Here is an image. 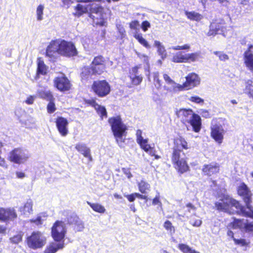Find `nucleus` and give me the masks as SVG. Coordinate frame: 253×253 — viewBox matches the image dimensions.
<instances>
[{"label":"nucleus","mask_w":253,"mask_h":253,"mask_svg":"<svg viewBox=\"0 0 253 253\" xmlns=\"http://www.w3.org/2000/svg\"><path fill=\"white\" fill-rule=\"evenodd\" d=\"M237 193L245 203L243 205L240 201L229 196H225L214 205L219 211L229 214H238L244 217L253 218V193L250 188L244 182L240 183L237 187Z\"/></svg>","instance_id":"nucleus-1"},{"label":"nucleus","mask_w":253,"mask_h":253,"mask_svg":"<svg viewBox=\"0 0 253 253\" xmlns=\"http://www.w3.org/2000/svg\"><path fill=\"white\" fill-rule=\"evenodd\" d=\"M173 147L170 155L173 167L179 174H183L190 170L185 153L183 150L189 148L188 143L182 136L173 139Z\"/></svg>","instance_id":"nucleus-2"},{"label":"nucleus","mask_w":253,"mask_h":253,"mask_svg":"<svg viewBox=\"0 0 253 253\" xmlns=\"http://www.w3.org/2000/svg\"><path fill=\"white\" fill-rule=\"evenodd\" d=\"M57 54L66 57H72L77 56L78 52L72 42L58 39L50 42L46 49L45 56L55 58Z\"/></svg>","instance_id":"nucleus-3"},{"label":"nucleus","mask_w":253,"mask_h":253,"mask_svg":"<svg viewBox=\"0 0 253 253\" xmlns=\"http://www.w3.org/2000/svg\"><path fill=\"white\" fill-rule=\"evenodd\" d=\"M107 60L102 55L95 56L89 66L82 68L80 76L82 81H87L93 75L99 76L106 72Z\"/></svg>","instance_id":"nucleus-4"},{"label":"nucleus","mask_w":253,"mask_h":253,"mask_svg":"<svg viewBox=\"0 0 253 253\" xmlns=\"http://www.w3.org/2000/svg\"><path fill=\"white\" fill-rule=\"evenodd\" d=\"M108 122L111 126L114 137L117 143L121 146L124 143L127 134V127L124 123L121 116L117 115L110 117Z\"/></svg>","instance_id":"nucleus-5"},{"label":"nucleus","mask_w":253,"mask_h":253,"mask_svg":"<svg viewBox=\"0 0 253 253\" xmlns=\"http://www.w3.org/2000/svg\"><path fill=\"white\" fill-rule=\"evenodd\" d=\"M227 125V121L222 118H216L211 121V136L217 143L220 144L224 139L226 132L224 127Z\"/></svg>","instance_id":"nucleus-6"},{"label":"nucleus","mask_w":253,"mask_h":253,"mask_svg":"<svg viewBox=\"0 0 253 253\" xmlns=\"http://www.w3.org/2000/svg\"><path fill=\"white\" fill-rule=\"evenodd\" d=\"M91 89L97 97L103 98L110 93L111 86L106 80H98L93 82Z\"/></svg>","instance_id":"nucleus-7"},{"label":"nucleus","mask_w":253,"mask_h":253,"mask_svg":"<svg viewBox=\"0 0 253 253\" xmlns=\"http://www.w3.org/2000/svg\"><path fill=\"white\" fill-rule=\"evenodd\" d=\"M25 242L30 249L37 250L44 246L46 239L41 232L34 231L26 237Z\"/></svg>","instance_id":"nucleus-8"},{"label":"nucleus","mask_w":253,"mask_h":253,"mask_svg":"<svg viewBox=\"0 0 253 253\" xmlns=\"http://www.w3.org/2000/svg\"><path fill=\"white\" fill-rule=\"evenodd\" d=\"M67 233V227L65 222L56 220L51 228V235L55 242L64 243Z\"/></svg>","instance_id":"nucleus-9"},{"label":"nucleus","mask_w":253,"mask_h":253,"mask_svg":"<svg viewBox=\"0 0 253 253\" xmlns=\"http://www.w3.org/2000/svg\"><path fill=\"white\" fill-rule=\"evenodd\" d=\"M202 58L200 52L184 53L179 51L173 54L171 61L174 63H190L198 61Z\"/></svg>","instance_id":"nucleus-10"},{"label":"nucleus","mask_w":253,"mask_h":253,"mask_svg":"<svg viewBox=\"0 0 253 253\" xmlns=\"http://www.w3.org/2000/svg\"><path fill=\"white\" fill-rule=\"evenodd\" d=\"M186 81L182 84H177L176 87L179 91L189 90L200 84L201 79L195 73H190L185 77Z\"/></svg>","instance_id":"nucleus-11"},{"label":"nucleus","mask_w":253,"mask_h":253,"mask_svg":"<svg viewBox=\"0 0 253 253\" xmlns=\"http://www.w3.org/2000/svg\"><path fill=\"white\" fill-rule=\"evenodd\" d=\"M53 83L54 87L61 92H68L72 89V84L64 73H62L61 76L55 77Z\"/></svg>","instance_id":"nucleus-12"},{"label":"nucleus","mask_w":253,"mask_h":253,"mask_svg":"<svg viewBox=\"0 0 253 253\" xmlns=\"http://www.w3.org/2000/svg\"><path fill=\"white\" fill-rule=\"evenodd\" d=\"M105 14V8L100 5L91 7L88 16L91 18L97 25L103 26L106 23L104 15Z\"/></svg>","instance_id":"nucleus-13"},{"label":"nucleus","mask_w":253,"mask_h":253,"mask_svg":"<svg viewBox=\"0 0 253 253\" xmlns=\"http://www.w3.org/2000/svg\"><path fill=\"white\" fill-rule=\"evenodd\" d=\"M55 123L60 135L62 137L66 136L69 133L68 120L62 116H58L55 119Z\"/></svg>","instance_id":"nucleus-14"},{"label":"nucleus","mask_w":253,"mask_h":253,"mask_svg":"<svg viewBox=\"0 0 253 253\" xmlns=\"http://www.w3.org/2000/svg\"><path fill=\"white\" fill-rule=\"evenodd\" d=\"M219 171L220 165L216 162L205 164L202 169L203 175L208 177L219 173Z\"/></svg>","instance_id":"nucleus-15"},{"label":"nucleus","mask_w":253,"mask_h":253,"mask_svg":"<svg viewBox=\"0 0 253 253\" xmlns=\"http://www.w3.org/2000/svg\"><path fill=\"white\" fill-rule=\"evenodd\" d=\"M23 150L21 148H16L10 151L8 160L15 164H20L27 159V157H23Z\"/></svg>","instance_id":"nucleus-16"},{"label":"nucleus","mask_w":253,"mask_h":253,"mask_svg":"<svg viewBox=\"0 0 253 253\" xmlns=\"http://www.w3.org/2000/svg\"><path fill=\"white\" fill-rule=\"evenodd\" d=\"M85 102L86 104L91 106L95 110L97 114L99 116L101 120L107 118L108 114L106 108L103 106L99 105L96 102L95 98L86 100Z\"/></svg>","instance_id":"nucleus-17"},{"label":"nucleus","mask_w":253,"mask_h":253,"mask_svg":"<svg viewBox=\"0 0 253 253\" xmlns=\"http://www.w3.org/2000/svg\"><path fill=\"white\" fill-rule=\"evenodd\" d=\"M140 66H135L131 68L129 71L128 77L130 80L131 84L133 85H139L143 80V76L138 75V70Z\"/></svg>","instance_id":"nucleus-18"},{"label":"nucleus","mask_w":253,"mask_h":253,"mask_svg":"<svg viewBox=\"0 0 253 253\" xmlns=\"http://www.w3.org/2000/svg\"><path fill=\"white\" fill-rule=\"evenodd\" d=\"M17 218L15 210L10 208H0V221L6 222Z\"/></svg>","instance_id":"nucleus-19"},{"label":"nucleus","mask_w":253,"mask_h":253,"mask_svg":"<svg viewBox=\"0 0 253 253\" xmlns=\"http://www.w3.org/2000/svg\"><path fill=\"white\" fill-rule=\"evenodd\" d=\"M252 48H253V44H249L247 49L244 53L243 56L244 62L246 67L253 72V53L251 52Z\"/></svg>","instance_id":"nucleus-20"},{"label":"nucleus","mask_w":253,"mask_h":253,"mask_svg":"<svg viewBox=\"0 0 253 253\" xmlns=\"http://www.w3.org/2000/svg\"><path fill=\"white\" fill-rule=\"evenodd\" d=\"M193 111L191 109H180L176 112V115L183 124H186L193 115Z\"/></svg>","instance_id":"nucleus-21"},{"label":"nucleus","mask_w":253,"mask_h":253,"mask_svg":"<svg viewBox=\"0 0 253 253\" xmlns=\"http://www.w3.org/2000/svg\"><path fill=\"white\" fill-rule=\"evenodd\" d=\"M75 149L83 156L88 159L89 162L92 161V157L89 148L87 147L86 144L82 143H78L75 145Z\"/></svg>","instance_id":"nucleus-22"},{"label":"nucleus","mask_w":253,"mask_h":253,"mask_svg":"<svg viewBox=\"0 0 253 253\" xmlns=\"http://www.w3.org/2000/svg\"><path fill=\"white\" fill-rule=\"evenodd\" d=\"M187 123L191 125L194 132H199L200 131L202 126L201 119L198 114L194 113Z\"/></svg>","instance_id":"nucleus-23"},{"label":"nucleus","mask_w":253,"mask_h":253,"mask_svg":"<svg viewBox=\"0 0 253 253\" xmlns=\"http://www.w3.org/2000/svg\"><path fill=\"white\" fill-rule=\"evenodd\" d=\"M70 220L69 223L70 225H73L75 232H81L83 230L84 228V223L78 216H71Z\"/></svg>","instance_id":"nucleus-24"},{"label":"nucleus","mask_w":253,"mask_h":253,"mask_svg":"<svg viewBox=\"0 0 253 253\" xmlns=\"http://www.w3.org/2000/svg\"><path fill=\"white\" fill-rule=\"evenodd\" d=\"M47 70L48 67L45 65L43 61L40 60L38 62L36 74L34 77V79L37 81L39 79L40 75H46L47 73Z\"/></svg>","instance_id":"nucleus-25"},{"label":"nucleus","mask_w":253,"mask_h":253,"mask_svg":"<svg viewBox=\"0 0 253 253\" xmlns=\"http://www.w3.org/2000/svg\"><path fill=\"white\" fill-rule=\"evenodd\" d=\"M64 247V243L58 242L57 244H55L52 242L46 247L43 253H55L58 250H61Z\"/></svg>","instance_id":"nucleus-26"},{"label":"nucleus","mask_w":253,"mask_h":253,"mask_svg":"<svg viewBox=\"0 0 253 253\" xmlns=\"http://www.w3.org/2000/svg\"><path fill=\"white\" fill-rule=\"evenodd\" d=\"M245 223L244 219L234 217L233 218V221L229 223L228 226L233 229H238L243 231Z\"/></svg>","instance_id":"nucleus-27"},{"label":"nucleus","mask_w":253,"mask_h":253,"mask_svg":"<svg viewBox=\"0 0 253 253\" xmlns=\"http://www.w3.org/2000/svg\"><path fill=\"white\" fill-rule=\"evenodd\" d=\"M75 12L73 15L75 16L80 17L83 14L88 12V7L87 5H84L80 3H78L74 8Z\"/></svg>","instance_id":"nucleus-28"},{"label":"nucleus","mask_w":253,"mask_h":253,"mask_svg":"<svg viewBox=\"0 0 253 253\" xmlns=\"http://www.w3.org/2000/svg\"><path fill=\"white\" fill-rule=\"evenodd\" d=\"M38 95L40 98L48 101L55 100L53 93L50 90H40L38 92Z\"/></svg>","instance_id":"nucleus-29"},{"label":"nucleus","mask_w":253,"mask_h":253,"mask_svg":"<svg viewBox=\"0 0 253 253\" xmlns=\"http://www.w3.org/2000/svg\"><path fill=\"white\" fill-rule=\"evenodd\" d=\"M185 14L187 18L191 21H200L203 18L202 14L195 11H185Z\"/></svg>","instance_id":"nucleus-30"},{"label":"nucleus","mask_w":253,"mask_h":253,"mask_svg":"<svg viewBox=\"0 0 253 253\" xmlns=\"http://www.w3.org/2000/svg\"><path fill=\"white\" fill-rule=\"evenodd\" d=\"M125 196L129 202H134L136 198L145 201L148 200V197L147 196L141 194L139 193H133L130 194L126 195Z\"/></svg>","instance_id":"nucleus-31"},{"label":"nucleus","mask_w":253,"mask_h":253,"mask_svg":"<svg viewBox=\"0 0 253 253\" xmlns=\"http://www.w3.org/2000/svg\"><path fill=\"white\" fill-rule=\"evenodd\" d=\"M220 29L221 27L218 23L213 22L211 24L210 26V29L208 32L207 35L208 36H214L217 34Z\"/></svg>","instance_id":"nucleus-32"},{"label":"nucleus","mask_w":253,"mask_h":253,"mask_svg":"<svg viewBox=\"0 0 253 253\" xmlns=\"http://www.w3.org/2000/svg\"><path fill=\"white\" fill-rule=\"evenodd\" d=\"M139 191L142 193L145 194L150 189V184L145 180H141L137 183Z\"/></svg>","instance_id":"nucleus-33"},{"label":"nucleus","mask_w":253,"mask_h":253,"mask_svg":"<svg viewBox=\"0 0 253 253\" xmlns=\"http://www.w3.org/2000/svg\"><path fill=\"white\" fill-rule=\"evenodd\" d=\"M87 204L94 211L96 212L104 213L106 211L105 207L99 204L92 203L88 201L87 202Z\"/></svg>","instance_id":"nucleus-34"},{"label":"nucleus","mask_w":253,"mask_h":253,"mask_svg":"<svg viewBox=\"0 0 253 253\" xmlns=\"http://www.w3.org/2000/svg\"><path fill=\"white\" fill-rule=\"evenodd\" d=\"M20 211L23 212L24 214L30 213L33 211V202L31 200L27 201L24 205L21 207Z\"/></svg>","instance_id":"nucleus-35"},{"label":"nucleus","mask_w":253,"mask_h":253,"mask_svg":"<svg viewBox=\"0 0 253 253\" xmlns=\"http://www.w3.org/2000/svg\"><path fill=\"white\" fill-rule=\"evenodd\" d=\"M153 83L157 89H159L161 88L162 85V80L160 79V77L159 72H154L152 74Z\"/></svg>","instance_id":"nucleus-36"},{"label":"nucleus","mask_w":253,"mask_h":253,"mask_svg":"<svg viewBox=\"0 0 253 253\" xmlns=\"http://www.w3.org/2000/svg\"><path fill=\"white\" fill-rule=\"evenodd\" d=\"M178 248L183 253H200V252L193 250L187 245L184 244H179L178 245Z\"/></svg>","instance_id":"nucleus-37"},{"label":"nucleus","mask_w":253,"mask_h":253,"mask_svg":"<svg viewBox=\"0 0 253 253\" xmlns=\"http://www.w3.org/2000/svg\"><path fill=\"white\" fill-rule=\"evenodd\" d=\"M134 38L137 40L140 44L142 45L146 48H149L150 47L147 41L143 37L141 34H135L134 35Z\"/></svg>","instance_id":"nucleus-38"},{"label":"nucleus","mask_w":253,"mask_h":253,"mask_svg":"<svg viewBox=\"0 0 253 253\" xmlns=\"http://www.w3.org/2000/svg\"><path fill=\"white\" fill-rule=\"evenodd\" d=\"M23 233L22 231L18 232L16 234L10 238V241L12 243L17 244L22 242Z\"/></svg>","instance_id":"nucleus-39"},{"label":"nucleus","mask_w":253,"mask_h":253,"mask_svg":"<svg viewBox=\"0 0 253 253\" xmlns=\"http://www.w3.org/2000/svg\"><path fill=\"white\" fill-rule=\"evenodd\" d=\"M164 227L165 229L169 232L171 234H173L175 232V227L172 225V223L169 220H166L164 223Z\"/></svg>","instance_id":"nucleus-40"},{"label":"nucleus","mask_w":253,"mask_h":253,"mask_svg":"<svg viewBox=\"0 0 253 253\" xmlns=\"http://www.w3.org/2000/svg\"><path fill=\"white\" fill-rule=\"evenodd\" d=\"M56 110L55 103V100H52L49 101L46 105L47 112L49 114L53 113Z\"/></svg>","instance_id":"nucleus-41"},{"label":"nucleus","mask_w":253,"mask_h":253,"mask_svg":"<svg viewBox=\"0 0 253 253\" xmlns=\"http://www.w3.org/2000/svg\"><path fill=\"white\" fill-rule=\"evenodd\" d=\"M137 143L140 145V148L144 151H147L150 148V145L148 144V140L142 139L137 141Z\"/></svg>","instance_id":"nucleus-42"},{"label":"nucleus","mask_w":253,"mask_h":253,"mask_svg":"<svg viewBox=\"0 0 253 253\" xmlns=\"http://www.w3.org/2000/svg\"><path fill=\"white\" fill-rule=\"evenodd\" d=\"M44 6L42 4H40L37 8L36 14L37 18L39 21H41L43 19Z\"/></svg>","instance_id":"nucleus-43"},{"label":"nucleus","mask_w":253,"mask_h":253,"mask_svg":"<svg viewBox=\"0 0 253 253\" xmlns=\"http://www.w3.org/2000/svg\"><path fill=\"white\" fill-rule=\"evenodd\" d=\"M214 54L218 57L221 61H226L229 59V56L223 51H216L213 52Z\"/></svg>","instance_id":"nucleus-44"},{"label":"nucleus","mask_w":253,"mask_h":253,"mask_svg":"<svg viewBox=\"0 0 253 253\" xmlns=\"http://www.w3.org/2000/svg\"><path fill=\"white\" fill-rule=\"evenodd\" d=\"M29 222L37 226H40L42 224V220L41 216H38L36 218L30 219Z\"/></svg>","instance_id":"nucleus-45"},{"label":"nucleus","mask_w":253,"mask_h":253,"mask_svg":"<svg viewBox=\"0 0 253 253\" xmlns=\"http://www.w3.org/2000/svg\"><path fill=\"white\" fill-rule=\"evenodd\" d=\"M234 242L236 245H238L242 247L247 246L249 244V242H247L246 240L244 239H234Z\"/></svg>","instance_id":"nucleus-46"},{"label":"nucleus","mask_w":253,"mask_h":253,"mask_svg":"<svg viewBox=\"0 0 253 253\" xmlns=\"http://www.w3.org/2000/svg\"><path fill=\"white\" fill-rule=\"evenodd\" d=\"M243 231L246 232H253V221L245 223Z\"/></svg>","instance_id":"nucleus-47"},{"label":"nucleus","mask_w":253,"mask_h":253,"mask_svg":"<svg viewBox=\"0 0 253 253\" xmlns=\"http://www.w3.org/2000/svg\"><path fill=\"white\" fill-rule=\"evenodd\" d=\"M140 24L137 20H134L129 23V27L131 29L137 30L139 29Z\"/></svg>","instance_id":"nucleus-48"},{"label":"nucleus","mask_w":253,"mask_h":253,"mask_svg":"<svg viewBox=\"0 0 253 253\" xmlns=\"http://www.w3.org/2000/svg\"><path fill=\"white\" fill-rule=\"evenodd\" d=\"M189 100L192 102H194L198 104H201L203 103L204 102V100L203 99L200 98V97L198 96H191L189 98Z\"/></svg>","instance_id":"nucleus-49"},{"label":"nucleus","mask_w":253,"mask_h":253,"mask_svg":"<svg viewBox=\"0 0 253 253\" xmlns=\"http://www.w3.org/2000/svg\"><path fill=\"white\" fill-rule=\"evenodd\" d=\"M163 78L166 82L169 84H174V82L170 78V77L167 74L163 75Z\"/></svg>","instance_id":"nucleus-50"},{"label":"nucleus","mask_w":253,"mask_h":253,"mask_svg":"<svg viewBox=\"0 0 253 253\" xmlns=\"http://www.w3.org/2000/svg\"><path fill=\"white\" fill-rule=\"evenodd\" d=\"M150 27V24L148 21L146 20L142 22L141 24V28L144 32H146Z\"/></svg>","instance_id":"nucleus-51"},{"label":"nucleus","mask_w":253,"mask_h":253,"mask_svg":"<svg viewBox=\"0 0 253 253\" xmlns=\"http://www.w3.org/2000/svg\"><path fill=\"white\" fill-rule=\"evenodd\" d=\"M173 49L175 50H183V49H189L190 48V45L187 44H185L183 45L180 46V45H177L174 47H173Z\"/></svg>","instance_id":"nucleus-52"},{"label":"nucleus","mask_w":253,"mask_h":253,"mask_svg":"<svg viewBox=\"0 0 253 253\" xmlns=\"http://www.w3.org/2000/svg\"><path fill=\"white\" fill-rule=\"evenodd\" d=\"M122 171L123 173L126 175L128 178H130L132 177V175L130 172L129 168H122Z\"/></svg>","instance_id":"nucleus-53"},{"label":"nucleus","mask_w":253,"mask_h":253,"mask_svg":"<svg viewBox=\"0 0 253 253\" xmlns=\"http://www.w3.org/2000/svg\"><path fill=\"white\" fill-rule=\"evenodd\" d=\"M190 222L193 226L199 227L201 225L202 222L199 219H196L195 220L191 219Z\"/></svg>","instance_id":"nucleus-54"},{"label":"nucleus","mask_w":253,"mask_h":253,"mask_svg":"<svg viewBox=\"0 0 253 253\" xmlns=\"http://www.w3.org/2000/svg\"><path fill=\"white\" fill-rule=\"evenodd\" d=\"M35 97L32 95L29 96L25 100V103L28 105H32L34 103Z\"/></svg>","instance_id":"nucleus-55"},{"label":"nucleus","mask_w":253,"mask_h":253,"mask_svg":"<svg viewBox=\"0 0 253 253\" xmlns=\"http://www.w3.org/2000/svg\"><path fill=\"white\" fill-rule=\"evenodd\" d=\"M186 207L188 208V211L190 212L191 211H195L196 210V207L191 203H188L186 205Z\"/></svg>","instance_id":"nucleus-56"},{"label":"nucleus","mask_w":253,"mask_h":253,"mask_svg":"<svg viewBox=\"0 0 253 253\" xmlns=\"http://www.w3.org/2000/svg\"><path fill=\"white\" fill-rule=\"evenodd\" d=\"M154 45L158 48V51L160 52L162 50H164V47L161 45V43L159 41H155L154 42Z\"/></svg>","instance_id":"nucleus-57"},{"label":"nucleus","mask_w":253,"mask_h":253,"mask_svg":"<svg viewBox=\"0 0 253 253\" xmlns=\"http://www.w3.org/2000/svg\"><path fill=\"white\" fill-rule=\"evenodd\" d=\"M152 204L153 205H161L162 203L160 200V197L159 196H156L152 200Z\"/></svg>","instance_id":"nucleus-58"},{"label":"nucleus","mask_w":253,"mask_h":253,"mask_svg":"<svg viewBox=\"0 0 253 253\" xmlns=\"http://www.w3.org/2000/svg\"><path fill=\"white\" fill-rule=\"evenodd\" d=\"M145 152H147L151 156H153V155H155V154L156 153V151L154 147H152L151 146H150V148H148V150Z\"/></svg>","instance_id":"nucleus-59"},{"label":"nucleus","mask_w":253,"mask_h":253,"mask_svg":"<svg viewBox=\"0 0 253 253\" xmlns=\"http://www.w3.org/2000/svg\"><path fill=\"white\" fill-rule=\"evenodd\" d=\"M136 135V141L143 138L142 136V131L140 129L137 130Z\"/></svg>","instance_id":"nucleus-60"},{"label":"nucleus","mask_w":253,"mask_h":253,"mask_svg":"<svg viewBox=\"0 0 253 253\" xmlns=\"http://www.w3.org/2000/svg\"><path fill=\"white\" fill-rule=\"evenodd\" d=\"M15 174L18 178L22 179L25 177V174L21 171H16Z\"/></svg>","instance_id":"nucleus-61"},{"label":"nucleus","mask_w":253,"mask_h":253,"mask_svg":"<svg viewBox=\"0 0 253 253\" xmlns=\"http://www.w3.org/2000/svg\"><path fill=\"white\" fill-rule=\"evenodd\" d=\"M239 0V4L242 5H246L248 4L250 0Z\"/></svg>","instance_id":"nucleus-62"},{"label":"nucleus","mask_w":253,"mask_h":253,"mask_svg":"<svg viewBox=\"0 0 253 253\" xmlns=\"http://www.w3.org/2000/svg\"><path fill=\"white\" fill-rule=\"evenodd\" d=\"M227 234L229 237H230L231 238H232L233 240H234V239H235L234 238V233L232 231H231L230 230H228V231L227 232Z\"/></svg>","instance_id":"nucleus-63"},{"label":"nucleus","mask_w":253,"mask_h":253,"mask_svg":"<svg viewBox=\"0 0 253 253\" xmlns=\"http://www.w3.org/2000/svg\"><path fill=\"white\" fill-rule=\"evenodd\" d=\"M6 231V228L2 225H0V234H4Z\"/></svg>","instance_id":"nucleus-64"}]
</instances>
